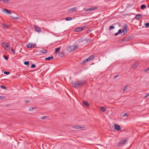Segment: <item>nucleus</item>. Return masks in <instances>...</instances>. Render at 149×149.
I'll return each mask as SVG.
<instances>
[{
  "label": "nucleus",
  "mask_w": 149,
  "mask_h": 149,
  "mask_svg": "<svg viewBox=\"0 0 149 149\" xmlns=\"http://www.w3.org/2000/svg\"><path fill=\"white\" fill-rule=\"evenodd\" d=\"M2 26L4 28H8L10 27V25H7L5 23H3L2 24Z\"/></svg>",
  "instance_id": "nucleus-12"
},
{
  "label": "nucleus",
  "mask_w": 149,
  "mask_h": 149,
  "mask_svg": "<svg viewBox=\"0 0 149 149\" xmlns=\"http://www.w3.org/2000/svg\"><path fill=\"white\" fill-rule=\"evenodd\" d=\"M78 47L77 45L70 46L68 47V50L69 52H71L76 49Z\"/></svg>",
  "instance_id": "nucleus-3"
},
{
  "label": "nucleus",
  "mask_w": 149,
  "mask_h": 149,
  "mask_svg": "<svg viewBox=\"0 0 149 149\" xmlns=\"http://www.w3.org/2000/svg\"><path fill=\"white\" fill-rule=\"evenodd\" d=\"M146 27V28H148L149 27V23H147L145 24Z\"/></svg>",
  "instance_id": "nucleus-34"
},
{
  "label": "nucleus",
  "mask_w": 149,
  "mask_h": 149,
  "mask_svg": "<svg viewBox=\"0 0 149 149\" xmlns=\"http://www.w3.org/2000/svg\"><path fill=\"white\" fill-rule=\"evenodd\" d=\"M3 47L5 46L6 47H8L9 46V44L8 43L3 42L2 44Z\"/></svg>",
  "instance_id": "nucleus-16"
},
{
  "label": "nucleus",
  "mask_w": 149,
  "mask_h": 149,
  "mask_svg": "<svg viewBox=\"0 0 149 149\" xmlns=\"http://www.w3.org/2000/svg\"><path fill=\"white\" fill-rule=\"evenodd\" d=\"M127 29L128 27L127 25H125L123 26V31H122L121 29L119 30L118 31V33L120 34L121 32H123V35H124L127 33Z\"/></svg>",
  "instance_id": "nucleus-2"
},
{
  "label": "nucleus",
  "mask_w": 149,
  "mask_h": 149,
  "mask_svg": "<svg viewBox=\"0 0 149 149\" xmlns=\"http://www.w3.org/2000/svg\"><path fill=\"white\" fill-rule=\"evenodd\" d=\"M127 140L126 139H125L119 141L118 143V146H120L123 145V144H125L127 142Z\"/></svg>",
  "instance_id": "nucleus-5"
},
{
  "label": "nucleus",
  "mask_w": 149,
  "mask_h": 149,
  "mask_svg": "<svg viewBox=\"0 0 149 149\" xmlns=\"http://www.w3.org/2000/svg\"><path fill=\"white\" fill-rule=\"evenodd\" d=\"M36 67V65L34 64H33L31 65V67L32 68H34Z\"/></svg>",
  "instance_id": "nucleus-37"
},
{
  "label": "nucleus",
  "mask_w": 149,
  "mask_h": 149,
  "mask_svg": "<svg viewBox=\"0 0 149 149\" xmlns=\"http://www.w3.org/2000/svg\"><path fill=\"white\" fill-rule=\"evenodd\" d=\"M146 8V5L144 4H142L141 5V9H143L144 8Z\"/></svg>",
  "instance_id": "nucleus-22"
},
{
  "label": "nucleus",
  "mask_w": 149,
  "mask_h": 149,
  "mask_svg": "<svg viewBox=\"0 0 149 149\" xmlns=\"http://www.w3.org/2000/svg\"><path fill=\"white\" fill-rule=\"evenodd\" d=\"M34 27L36 31L38 32H40L41 31V29L39 27L37 26L36 25H34Z\"/></svg>",
  "instance_id": "nucleus-8"
},
{
  "label": "nucleus",
  "mask_w": 149,
  "mask_h": 149,
  "mask_svg": "<svg viewBox=\"0 0 149 149\" xmlns=\"http://www.w3.org/2000/svg\"><path fill=\"white\" fill-rule=\"evenodd\" d=\"M119 34V33H118V32L117 33H115L114 36H117Z\"/></svg>",
  "instance_id": "nucleus-46"
},
{
  "label": "nucleus",
  "mask_w": 149,
  "mask_h": 149,
  "mask_svg": "<svg viewBox=\"0 0 149 149\" xmlns=\"http://www.w3.org/2000/svg\"><path fill=\"white\" fill-rule=\"evenodd\" d=\"M114 28H115L114 26H111L109 27V30H110L111 29H114Z\"/></svg>",
  "instance_id": "nucleus-27"
},
{
  "label": "nucleus",
  "mask_w": 149,
  "mask_h": 149,
  "mask_svg": "<svg viewBox=\"0 0 149 149\" xmlns=\"http://www.w3.org/2000/svg\"><path fill=\"white\" fill-rule=\"evenodd\" d=\"M36 107H33L30 108L29 109V111H32L34 109H36Z\"/></svg>",
  "instance_id": "nucleus-30"
},
{
  "label": "nucleus",
  "mask_w": 149,
  "mask_h": 149,
  "mask_svg": "<svg viewBox=\"0 0 149 149\" xmlns=\"http://www.w3.org/2000/svg\"><path fill=\"white\" fill-rule=\"evenodd\" d=\"M29 61H25L24 62V64L26 65H29Z\"/></svg>",
  "instance_id": "nucleus-31"
},
{
  "label": "nucleus",
  "mask_w": 149,
  "mask_h": 149,
  "mask_svg": "<svg viewBox=\"0 0 149 149\" xmlns=\"http://www.w3.org/2000/svg\"><path fill=\"white\" fill-rule=\"evenodd\" d=\"M72 19V18L71 17H69L65 18V19L66 21H70Z\"/></svg>",
  "instance_id": "nucleus-25"
},
{
  "label": "nucleus",
  "mask_w": 149,
  "mask_h": 149,
  "mask_svg": "<svg viewBox=\"0 0 149 149\" xmlns=\"http://www.w3.org/2000/svg\"><path fill=\"white\" fill-rule=\"evenodd\" d=\"M40 52L42 53H46L47 52V51L45 49H42L40 50Z\"/></svg>",
  "instance_id": "nucleus-23"
},
{
  "label": "nucleus",
  "mask_w": 149,
  "mask_h": 149,
  "mask_svg": "<svg viewBox=\"0 0 149 149\" xmlns=\"http://www.w3.org/2000/svg\"><path fill=\"white\" fill-rule=\"evenodd\" d=\"M98 7H92L91 8H87L85 9V11H92L93 10H96L98 8Z\"/></svg>",
  "instance_id": "nucleus-7"
},
{
  "label": "nucleus",
  "mask_w": 149,
  "mask_h": 149,
  "mask_svg": "<svg viewBox=\"0 0 149 149\" xmlns=\"http://www.w3.org/2000/svg\"><path fill=\"white\" fill-rule=\"evenodd\" d=\"M61 47L56 48L55 50V53H56L57 52H58L60 51L61 49Z\"/></svg>",
  "instance_id": "nucleus-20"
},
{
  "label": "nucleus",
  "mask_w": 149,
  "mask_h": 149,
  "mask_svg": "<svg viewBox=\"0 0 149 149\" xmlns=\"http://www.w3.org/2000/svg\"><path fill=\"white\" fill-rule=\"evenodd\" d=\"M4 1V0H0V1Z\"/></svg>",
  "instance_id": "nucleus-51"
},
{
  "label": "nucleus",
  "mask_w": 149,
  "mask_h": 149,
  "mask_svg": "<svg viewBox=\"0 0 149 149\" xmlns=\"http://www.w3.org/2000/svg\"><path fill=\"white\" fill-rule=\"evenodd\" d=\"M83 103L87 107H88L89 106V103L87 102L83 101Z\"/></svg>",
  "instance_id": "nucleus-17"
},
{
  "label": "nucleus",
  "mask_w": 149,
  "mask_h": 149,
  "mask_svg": "<svg viewBox=\"0 0 149 149\" xmlns=\"http://www.w3.org/2000/svg\"><path fill=\"white\" fill-rule=\"evenodd\" d=\"M127 88V86H125L123 88V90H126Z\"/></svg>",
  "instance_id": "nucleus-41"
},
{
  "label": "nucleus",
  "mask_w": 149,
  "mask_h": 149,
  "mask_svg": "<svg viewBox=\"0 0 149 149\" xmlns=\"http://www.w3.org/2000/svg\"><path fill=\"white\" fill-rule=\"evenodd\" d=\"M81 28V31L87 28V26H84L82 27H80Z\"/></svg>",
  "instance_id": "nucleus-26"
},
{
  "label": "nucleus",
  "mask_w": 149,
  "mask_h": 149,
  "mask_svg": "<svg viewBox=\"0 0 149 149\" xmlns=\"http://www.w3.org/2000/svg\"><path fill=\"white\" fill-rule=\"evenodd\" d=\"M126 116H127V117H128L127 113H126L125 114H124V115H123L122 116V117H124Z\"/></svg>",
  "instance_id": "nucleus-35"
},
{
  "label": "nucleus",
  "mask_w": 149,
  "mask_h": 149,
  "mask_svg": "<svg viewBox=\"0 0 149 149\" xmlns=\"http://www.w3.org/2000/svg\"><path fill=\"white\" fill-rule=\"evenodd\" d=\"M30 102V101L29 100H26L25 101V103L26 104L28 103L29 102Z\"/></svg>",
  "instance_id": "nucleus-42"
},
{
  "label": "nucleus",
  "mask_w": 149,
  "mask_h": 149,
  "mask_svg": "<svg viewBox=\"0 0 149 149\" xmlns=\"http://www.w3.org/2000/svg\"><path fill=\"white\" fill-rule=\"evenodd\" d=\"M74 31L75 32H79L81 31L80 27H79L75 29Z\"/></svg>",
  "instance_id": "nucleus-15"
},
{
  "label": "nucleus",
  "mask_w": 149,
  "mask_h": 149,
  "mask_svg": "<svg viewBox=\"0 0 149 149\" xmlns=\"http://www.w3.org/2000/svg\"><path fill=\"white\" fill-rule=\"evenodd\" d=\"M11 50L14 55L15 54V49H13L12 48H11Z\"/></svg>",
  "instance_id": "nucleus-32"
},
{
  "label": "nucleus",
  "mask_w": 149,
  "mask_h": 149,
  "mask_svg": "<svg viewBox=\"0 0 149 149\" xmlns=\"http://www.w3.org/2000/svg\"><path fill=\"white\" fill-rule=\"evenodd\" d=\"M0 87L1 88H2L3 89H6V87L5 86H3V85H1V86H0Z\"/></svg>",
  "instance_id": "nucleus-29"
},
{
  "label": "nucleus",
  "mask_w": 149,
  "mask_h": 149,
  "mask_svg": "<svg viewBox=\"0 0 149 149\" xmlns=\"http://www.w3.org/2000/svg\"><path fill=\"white\" fill-rule=\"evenodd\" d=\"M72 128L78 129H79L80 128H82L81 127H80L78 125H75L74 126H73Z\"/></svg>",
  "instance_id": "nucleus-19"
},
{
  "label": "nucleus",
  "mask_w": 149,
  "mask_h": 149,
  "mask_svg": "<svg viewBox=\"0 0 149 149\" xmlns=\"http://www.w3.org/2000/svg\"><path fill=\"white\" fill-rule=\"evenodd\" d=\"M115 129L117 131H119L121 130V128L120 125H118L117 124H115Z\"/></svg>",
  "instance_id": "nucleus-10"
},
{
  "label": "nucleus",
  "mask_w": 149,
  "mask_h": 149,
  "mask_svg": "<svg viewBox=\"0 0 149 149\" xmlns=\"http://www.w3.org/2000/svg\"><path fill=\"white\" fill-rule=\"evenodd\" d=\"M3 11L4 12L6 11L7 13L8 14H10L11 13V12L9 10L6 9H3Z\"/></svg>",
  "instance_id": "nucleus-21"
},
{
  "label": "nucleus",
  "mask_w": 149,
  "mask_h": 149,
  "mask_svg": "<svg viewBox=\"0 0 149 149\" xmlns=\"http://www.w3.org/2000/svg\"><path fill=\"white\" fill-rule=\"evenodd\" d=\"M139 65V63L137 62H136L135 63L134 65L132 66V68L133 69H134L137 67Z\"/></svg>",
  "instance_id": "nucleus-14"
},
{
  "label": "nucleus",
  "mask_w": 149,
  "mask_h": 149,
  "mask_svg": "<svg viewBox=\"0 0 149 149\" xmlns=\"http://www.w3.org/2000/svg\"><path fill=\"white\" fill-rule=\"evenodd\" d=\"M149 70V67L145 70V72H147Z\"/></svg>",
  "instance_id": "nucleus-39"
},
{
  "label": "nucleus",
  "mask_w": 149,
  "mask_h": 149,
  "mask_svg": "<svg viewBox=\"0 0 149 149\" xmlns=\"http://www.w3.org/2000/svg\"><path fill=\"white\" fill-rule=\"evenodd\" d=\"M11 17H12L13 18H14L15 19H18V17H12V16H11Z\"/></svg>",
  "instance_id": "nucleus-44"
},
{
  "label": "nucleus",
  "mask_w": 149,
  "mask_h": 149,
  "mask_svg": "<svg viewBox=\"0 0 149 149\" xmlns=\"http://www.w3.org/2000/svg\"><path fill=\"white\" fill-rule=\"evenodd\" d=\"M91 31V30L90 29H89L88 30V31L87 32V33H90Z\"/></svg>",
  "instance_id": "nucleus-45"
},
{
  "label": "nucleus",
  "mask_w": 149,
  "mask_h": 149,
  "mask_svg": "<svg viewBox=\"0 0 149 149\" xmlns=\"http://www.w3.org/2000/svg\"><path fill=\"white\" fill-rule=\"evenodd\" d=\"M148 8H149V5H148Z\"/></svg>",
  "instance_id": "nucleus-52"
},
{
  "label": "nucleus",
  "mask_w": 149,
  "mask_h": 149,
  "mask_svg": "<svg viewBox=\"0 0 149 149\" xmlns=\"http://www.w3.org/2000/svg\"><path fill=\"white\" fill-rule=\"evenodd\" d=\"M6 98V97L4 96H0V100H4Z\"/></svg>",
  "instance_id": "nucleus-33"
},
{
  "label": "nucleus",
  "mask_w": 149,
  "mask_h": 149,
  "mask_svg": "<svg viewBox=\"0 0 149 149\" xmlns=\"http://www.w3.org/2000/svg\"><path fill=\"white\" fill-rule=\"evenodd\" d=\"M142 18V16L140 14L137 15L135 17V19L139 20V19L141 18Z\"/></svg>",
  "instance_id": "nucleus-11"
},
{
  "label": "nucleus",
  "mask_w": 149,
  "mask_h": 149,
  "mask_svg": "<svg viewBox=\"0 0 149 149\" xmlns=\"http://www.w3.org/2000/svg\"><path fill=\"white\" fill-rule=\"evenodd\" d=\"M84 81H77L72 83L73 87L75 88H77L81 87L84 84Z\"/></svg>",
  "instance_id": "nucleus-1"
},
{
  "label": "nucleus",
  "mask_w": 149,
  "mask_h": 149,
  "mask_svg": "<svg viewBox=\"0 0 149 149\" xmlns=\"http://www.w3.org/2000/svg\"><path fill=\"white\" fill-rule=\"evenodd\" d=\"M91 40V39H88V40H87V41L88 40V41H90Z\"/></svg>",
  "instance_id": "nucleus-50"
},
{
  "label": "nucleus",
  "mask_w": 149,
  "mask_h": 149,
  "mask_svg": "<svg viewBox=\"0 0 149 149\" xmlns=\"http://www.w3.org/2000/svg\"><path fill=\"white\" fill-rule=\"evenodd\" d=\"M101 111H104L106 110V108L105 107H100Z\"/></svg>",
  "instance_id": "nucleus-24"
},
{
  "label": "nucleus",
  "mask_w": 149,
  "mask_h": 149,
  "mask_svg": "<svg viewBox=\"0 0 149 149\" xmlns=\"http://www.w3.org/2000/svg\"><path fill=\"white\" fill-rule=\"evenodd\" d=\"M149 96V93H148V94H147L146 95H145L144 96V97L146 98H147V97H148Z\"/></svg>",
  "instance_id": "nucleus-43"
},
{
  "label": "nucleus",
  "mask_w": 149,
  "mask_h": 149,
  "mask_svg": "<svg viewBox=\"0 0 149 149\" xmlns=\"http://www.w3.org/2000/svg\"><path fill=\"white\" fill-rule=\"evenodd\" d=\"M6 2L8 3V0H6Z\"/></svg>",
  "instance_id": "nucleus-48"
},
{
  "label": "nucleus",
  "mask_w": 149,
  "mask_h": 149,
  "mask_svg": "<svg viewBox=\"0 0 149 149\" xmlns=\"http://www.w3.org/2000/svg\"><path fill=\"white\" fill-rule=\"evenodd\" d=\"M118 76V75H116L114 77V79H115V78H116V77H117Z\"/></svg>",
  "instance_id": "nucleus-47"
},
{
  "label": "nucleus",
  "mask_w": 149,
  "mask_h": 149,
  "mask_svg": "<svg viewBox=\"0 0 149 149\" xmlns=\"http://www.w3.org/2000/svg\"><path fill=\"white\" fill-rule=\"evenodd\" d=\"M6 0H4V1H3L4 3H6Z\"/></svg>",
  "instance_id": "nucleus-49"
},
{
  "label": "nucleus",
  "mask_w": 149,
  "mask_h": 149,
  "mask_svg": "<svg viewBox=\"0 0 149 149\" xmlns=\"http://www.w3.org/2000/svg\"><path fill=\"white\" fill-rule=\"evenodd\" d=\"M130 38H131L130 37H126L123 39H122V41L126 42L128 40H130Z\"/></svg>",
  "instance_id": "nucleus-9"
},
{
  "label": "nucleus",
  "mask_w": 149,
  "mask_h": 149,
  "mask_svg": "<svg viewBox=\"0 0 149 149\" xmlns=\"http://www.w3.org/2000/svg\"><path fill=\"white\" fill-rule=\"evenodd\" d=\"M4 73L5 74L8 75L10 74V72H7L6 71H5L4 72Z\"/></svg>",
  "instance_id": "nucleus-36"
},
{
  "label": "nucleus",
  "mask_w": 149,
  "mask_h": 149,
  "mask_svg": "<svg viewBox=\"0 0 149 149\" xmlns=\"http://www.w3.org/2000/svg\"><path fill=\"white\" fill-rule=\"evenodd\" d=\"M26 47L29 48H35L36 47V45L35 44H32L31 43H29L26 45Z\"/></svg>",
  "instance_id": "nucleus-6"
},
{
  "label": "nucleus",
  "mask_w": 149,
  "mask_h": 149,
  "mask_svg": "<svg viewBox=\"0 0 149 149\" xmlns=\"http://www.w3.org/2000/svg\"><path fill=\"white\" fill-rule=\"evenodd\" d=\"M47 116H44L42 117H40V118L42 119H44L45 118H47Z\"/></svg>",
  "instance_id": "nucleus-38"
},
{
  "label": "nucleus",
  "mask_w": 149,
  "mask_h": 149,
  "mask_svg": "<svg viewBox=\"0 0 149 149\" xmlns=\"http://www.w3.org/2000/svg\"><path fill=\"white\" fill-rule=\"evenodd\" d=\"M94 57L95 56L94 55H91L89 58H88L86 60H84L83 62V63L84 64L86 63L87 62L91 60H92V59H93L94 58Z\"/></svg>",
  "instance_id": "nucleus-4"
},
{
  "label": "nucleus",
  "mask_w": 149,
  "mask_h": 149,
  "mask_svg": "<svg viewBox=\"0 0 149 149\" xmlns=\"http://www.w3.org/2000/svg\"><path fill=\"white\" fill-rule=\"evenodd\" d=\"M54 58V57L53 56H51V57H49L47 58H45V59L46 60H50L51 59H52Z\"/></svg>",
  "instance_id": "nucleus-18"
},
{
  "label": "nucleus",
  "mask_w": 149,
  "mask_h": 149,
  "mask_svg": "<svg viewBox=\"0 0 149 149\" xmlns=\"http://www.w3.org/2000/svg\"><path fill=\"white\" fill-rule=\"evenodd\" d=\"M77 11V8L76 7H74L73 8H71L69 9L68 11L70 12L71 11L72 12L76 11Z\"/></svg>",
  "instance_id": "nucleus-13"
},
{
  "label": "nucleus",
  "mask_w": 149,
  "mask_h": 149,
  "mask_svg": "<svg viewBox=\"0 0 149 149\" xmlns=\"http://www.w3.org/2000/svg\"><path fill=\"white\" fill-rule=\"evenodd\" d=\"M4 58L5 59L7 60L8 58V57L7 56H4Z\"/></svg>",
  "instance_id": "nucleus-40"
},
{
  "label": "nucleus",
  "mask_w": 149,
  "mask_h": 149,
  "mask_svg": "<svg viewBox=\"0 0 149 149\" xmlns=\"http://www.w3.org/2000/svg\"><path fill=\"white\" fill-rule=\"evenodd\" d=\"M59 55L61 57H63L64 55V52H61L60 53Z\"/></svg>",
  "instance_id": "nucleus-28"
}]
</instances>
